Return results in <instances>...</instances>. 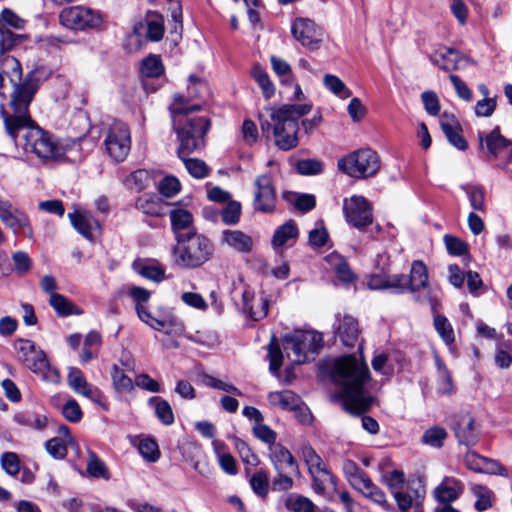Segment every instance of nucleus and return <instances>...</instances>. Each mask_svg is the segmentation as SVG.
Segmentation results:
<instances>
[{
    "instance_id": "obj_25",
    "label": "nucleus",
    "mask_w": 512,
    "mask_h": 512,
    "mask_svg": "<svg viewBox=\"0 0 512 512\" xmlns=\"http://www.w3.org/2000/svg\"><path fill=\"white\" fill-rule=\"evenodd\" d=\"M454 432L460 444L473 446L478 442L479 433L475 427V420L469 414L459 417L454 425Z\"/></svg>"
},
{
    "instance_id": "obj_61",
    "label": "nucleus",
    "mask_w": 512,
    "mask_h": 512,
    "mask_svg": "<svg viewBox=\"0 0 512 512\" xmlns=\"http://www.w3.org/2000/svg\"><path fill=\"white\" fill-rule=\"evenodd\" d=\"M467 195L470 205L474 210L485 211V192L481 187H471L467 190Z\"/></svg>"
},
{
    "instance_id": "obj_21",
    "label": "nucleus",
    "mask_w": 512,
    "mask_h": 512,
    "mask_svg": "<svg viewBox=\"0 0 512 512\" xmlns=\"http://www.w3.org/2000/svg\"><path fill=\"white\" fill-rule=\"evenodd\" d=\"M335 334L339 337L343 345L354 347L360 335V329L357 319L350 315H338L334 324Z\"/></svg>"
},
{
    "instance_id": "obj_4",
    "label": "nucleus",
    "mask_w": 512,
    "mask_h": 512,
    "mask_svg": "<svg viewBox=\"0 0 512 512\" xmlns=\"http://www.w3.org/2000/svg\"><path fill=\"white\" fill-rule=\"evenodd\" d=\"M210 128V121L205 117L189 119L185 125L176 129L179 147L178 157L184 162L187 171L195 178H204L209 173L206 163L200 159L188 158L191 153L201 150L206 142L205 136Z\"/></svg>"
},
{
    "instance_id": "obj_2",
    "label": "nucleus",
    "mask_w": 512,
    "mask_h": 512,
    "mask_svg": "<svg viewBox=\"0 0 512 512\" xmlns=\"http://www.w3.org/2000/svg\"><path fill=\"white\" fill-rule=\"evenodd\" d=\"M335 378L342 386L344 405L355 414L367 411L373 398L364 395V385L369 380L367 365L354 355L343 356L335 362Z\"/></svg>"
},
{
    "instance_id": "obj_45",
    "label": "nucleus",
    "mask_w": 512,
    "mask_h": 512,
    "mask_svg": "<svg viewBox=\"0 0 512 512\" xmlns=\"http://www.w3.org/2000/svg\"><path fill=\"white\" fill-rule=\"evenodd\" d=\"M141 72L144 76L157 78L164 72V66L159 56L149 55L142 61Z\"/></svg>"
},
{
    "instance_id": "obj_56",
    "label": "nucleus",
    "mask_w": 512,
    "mask_h": 512,
    "mask_svg": "<svg viewBox=\"0 0 512 512\" xmlns=\"http://www.w3.org/2000/svg\"><path fill=\"white\" fill-rule=\"evenodd\" d=\"M2 468L12 476H15L20 471V460L16 453L5 452L0 459Z\"/></svg>"
},
{
    "instance_id": "obj_18",
    "label": "nucleus",
    "mask_w": 512,
    "mask_h": 512,
    "mask_svg": "<svg viewBox=\"0 0 512 512\" xmlns=\"http://www.w3.org/2000/svg\"><path fill=\"white\" fill-rule=\"evenodd\" d=\"M18 354L25 367L34 373L44 375L49 369L45 353L30 340L19 341Z\"/></svg>"
},
{
    "instance_id": "obj_17",
    "label": "nucleus",
    "mask_w": 512,
    "mask_h": 512,
    "mask_svg": "<svg viewBox=\"0 0 512 512\" xmlns=\"http://www.w3.org/2000/svg\"><path fill=\"white\" fill-rule=\"evenodd\" d=\"M25 21L12 10L5 8L0 14V53L11 50L21 39V35L13 33L8 27L20 30Z\"/></svg>"
},
{
    "instance_id": "obj_14",
    "label": "nucleus",
    "mask_w": 512,
    "mask_h": 512,
    "mask_svg": "<svg viewBox=\"0 0 512 512\" xmlns=\"http://www.w3.org/2000/svg\"><path fill=\"white\" fill-rule=\"evenodd\" d=\"M343 212L346 221L358 229L373 222L372 207L363 196L353 195L350 198H345Z\"/></svg>"
},
{
    "instance_id": "obj_11",
    "label": "nucleus",
    "mask_w": 512,
    "mask_h": 512,
    "mask_svg": "<svg viewBox=\"0 0 512 512\" xmlns=\"http://www.w3.org/2000/svg\"><path fill=\"white\" fill-rule=\"evenodd\" d=\"M479 146L486 151L488 160L497 162L500 168H506L512 162V141L505 138L496 127L490 133H478Z\"/></svg>"
},
{
    "instance_id": "obj_43",
    "label": "nucleus",
    "mask_w": 512,
    "mask_h": 512,
    "mask_svg": "<svg viewBox=\"0 0 512 512\" xmlns=\"http://www.w3.org/2000/svg\"><path fill=\"white\" fill-rule=\"evenodd\" d=\"M15 421L23 426H27L37 430H43L48 423L45 415L33 412H25L15 415Z\"/></svg>"
},
{
    "instance_id": "obj_28",
    "label": "nucleus",
    "mask_w": 512,
    "mask_h": 512,
    "mask_svg": "<svg viewBox=\"0 0 512 512\" xmlns=\"http://www.w3.org/2000/svg\"><path fill=\"white\" fill-rule=\"evenodd\" d=\"M222 241L240 253H249L253 248V239L240 230H224Z\"/></svg>"
},
{
    "instance_id": "obj_24",
    "label": "nucleus",
    "mask_w": 512,
    "mask_h": 512,
    "mask_svg": "<svg viewBox=\"0 0 512 512\" xmlns=\"http://www.w3.org/2000/svg\"><path fill=\"white\" fill-rule=\"evenodd\" d=\"M428 271L426 265L416 260L411 265L410 275L408 277L409 291L414 294L416 300H425L422 298L421 292L427 288L428 283Z\"/></svg>"
},
{
    "instance_id": "obj_33",
    "label": "nucleus",
    "mask_w": 512,
    "mask_h": 512,
    "mask_svg": "<svg viewBox=\"0 0 512 512\" xmlns=\"http://www.w3.org/2000/svg\"><path fill=\"white\" fill-rule=\"evenodd\" d=\"M411 491L414 492V496H411V493L406 491H396L393 496L397 502V505L400 510L407 511L412 507V505H420L425 496V489L420 484L417 485V488H411Z\"/></svg>"
},
{
    "instance_id": "obj_40",
    "label": "nucleus",
    "mask_w": 512,
    "mask_h": 512,
    "mask_svg": "<svg viewBox=\"0 0 512 512\" xmlns=\"http://www.w3.org/2000/svg\"><path fill=\"white\" fill-rule=\"evenodd\" d=\"M170 220L175 237L177 238L178 233H183V230L191 226L193 217L188 210L177 208L170 211Z\"/></svg>"
},
{
    "instance_id": "obj_50",
    "label": "nucleus",
    "mask_w": 512,
    "mask_h": 512,
    "mask_svg": "<svg viewBox=\"0 0 512 512\" xmlns=\"http://www.w3.org/2000/svg\"><path fill=\"white\" fill-rule=\"evenodd\" d=\"M223 446L224 445L221 444L219 447L215 448L218 464L225 473L229 475H236L238 472L236 460L230 453L220 451V448Z\"/></svg>"
},
{
    "instance_id": "obj_58",
    "label": "nucleus",
    "mask_w": 512,
    "mask_h": 512,
    "mask_svg": "<svg viewBox=\"0 0 512 512\" xmlns=\"http://www.w3.org/2000/svg\"><path fill=\"white\" fill-rule=\"evenodd\" d=\"M241 215V204L237 201H230L221 213L222 221L226 224H236Z\"/></svg>"
},
{
    "instance_id": "obj_10",
    "label": "nucleus",
    "mask_w": 512,
    "mask_h": 512,
    "mask_svg": "<svg viewBox=\"0 0 512 512\" xmlns=\"http://www.w3.org/2000/svg\"><path fill=\"white\" fill-rule=\"evenodd\" d=\"M59 21L70 30L86 31L98 29L103 23L102 14L85 6H70L61 10Z\"/></svg>"
},
{
    "instance_id": "obj_57",
    "label": "nucleus",
    "mask_w": 512,
    "mask_h": 512,
    "mask_svg": "<svg viewBox=\"0 0 512 512\" xmlns=\"http://www.w3.org/2000/svg\"><path fill=\"white\" fill-rule=\"evenodd\" d=\"M447 433L441 427H433L428 429L423 435V442L433 447H441Z\"/></svg>"
},
{
    "instance_id": "obj_3",
    "label": "nucleus",
    "mask_w": 512,
    "mask_h": 512,
    "mask_svg": "<svg viewBox=\"0 0 512 512\" xmlns=\"http://www.w3.org/2000/svg\"><path fill=\"white\" fill-rule=\"evenodd\" d=\"M310 104H287L281 107H267L259 115L261 129H272L274 144L282 151L295 148L299 143L298 120L311 111Z\"/></svg>"
},
{
    "instance_id": "obj_15",
    "label": "nucleus",
    "mask_w": 512,
    "mask_h": 512,
    "mask_svg": "<svg viewBox=\"0 0 512 512\" xmlns=\"http://www.w3.org/2000/svg\"><path fill=\"white\" fill-rule=\"evenodd\" d=\"M291 32L293 37L308 50L315 51L320 48L324 33L323 29L314 21L297 18L292 24Z\"/></svg>"
},
{
    "instance_id": "obj_9",
    "label": "nucleus",
    "mask_w": 512,
    "mask_h": 512,
    "mask_svg": "<svg viewBox=\"0 0 512 512\" xmlns=\"http://www.w3.org/2000/svg\"><path fill=\"white\" fill-rule=\"evenodd\" d=\"M342 469L345 478L356 491L384 509L389 507L385 493L372 482L369 476L354 461L344 460Z\"/></svg>"
},
{
    "instance_id": "obj_59",
    "label": "nucleus",
    "mask_w": 512,
    "mask_h": 512,
    "mask_svg": "<svg viewBox=\"0 0 512 512\" xmlns=\"http://www.w3.org/2000/svg\"><path fill=\"white\" fill-rule=\"evenodd\" d=\"M62 414L68 421L77 423L82 419V410L75 399H69L62 407Z\"/></svg>"
},
{
    "instance_id": "obj_36",
    "label": "nucleus",
    "mask_w": 512,
    "mask_h": 512,
    "mask_svg": "<svg viewBox=\"0 0 512 512\" xmlns=\"http://www.w3.org/2000/svg\"><path fill=\"white\" fill-rule=\"evenodd\" d=\"M136 208L150 216H161L165 213L164 203L157 197L142 195L136 201Z\"/></svg>"
},
{
    "instance_id": "obj_46",
    "label": "nucleus",
    "mask_w": 512,
    "mask_h": 512,
    "mask_svg": "<svg viewBox=\"0 0 512 512\" xmlns=\"http://www.w3.org/2000/svg\"><path fill=\"white\" fill-rule=\"evenodd\" d=\"M471 491L477 498L475 502V508L478 511H485L491 507L492 491L483 485L475 484L471 487Z\"/></svg>"
},
{
    "instance_id": "obj_51",
    "label": "nucleus",
    "mask_w": 512,
    "mask_h": 512,
    "mask_svg": "<svg viewBox=\"0 0 512 512\" xmlns=\"http://www.w3.org/2000/svg\"><path fill=\"white\" fill-rule=\"evenodd\" d=\"M382 478L384 484L391 490L392 494L404 488L405 475L400 470L394 469L390 472H386Z\"/></svg>"
},
{
    "instance_id": "obj_44",
    "label": "nucleus",
    "mask_w": 512,
    "mask_h": 512,
    "mask_svg": "<svg viewBox=\"0 0 512 512\" xmlns=\"http://www.w3.org/2000/svg\"><path fill=\"white\" fill-rule=\"evenodd\" d=\"M323 83L330 92L341 99H347L351 96L350 89L339 77L335 75L326 74L323 78Z\"/></svg>"
},
{
    "instance_id": "obj_35",
    "label": "nucleus",
    "mask_w": 512,
    "mask_h": 512,
    "mask_svg": "<svg viewBox=\"0 0 512 512\" xmlns=\"http://www.w3.org/2000/svg\"><path fill=\"white\" fill-rule=\"evenodd\" d=\"M0 220L15 233H31L28 217L21 211L13 209L5 214Z\"/></svg>"
},
{
    "instance_id": "obj_48",
    "label": "nucleus",
    "mask_w": 512,
    "mask_h": 512,
    "mask_svg": "<svg viewBox=\"0 0 512 512\" xmlns=\"http://www.w3.org/2000/svg\"><path fill=\"white\" fill-rule=\"evenodd\" d=\"M252 490L260 497H265L269 490V477L267 472L259 470L250 478Z\"/></svg>"
},
{
    "instance_id": "obj_63",
    "label": "nucleus",
    "mask_w": 512,
    "mask_h": 512,
    "mask_svg": "<svg viewBox=\"0 0 512 512\" xmlns=\"http://www.w3.org/2000/svg\"><path fill=\"white\" fill-rule=\"evenodd\" d=\"M328 240V233L323 227V222L320 221L316 224V228L309 232V243L313 247H322Z\"/></svg>"
},
{
    "instance_id": "obj_1",
    "label": "nucleus",
    "mask_w": 512,
    "mask_h": 512,
    "mask_svg": "<svg viewBox=\"0 0 512 512\" xmlns=\"http://www.w3.org/2000/svg\"><path fill=\"white\" fill-rule=\"evenodd\" d=\"M5 53H0V61L2 72L9 77L13 85L9 103L13 114H8L3 106L0 113L8 135L16 141L19 131L31 123L29 106L39 85L34 72H29L22 80V67L19 60Z\"/></svg>"
},
{
    "instance_id": "obj_49",
    "label": "nucleus",
    "mask_w": 512,
    "mask_h": 512,
    "mask_svg": "<svg viewBox=\"0 0 512 512\" xmlns=\"http://www.w3.org/2000/svg\"><path fill=\"white\" fill-rule=\"evenodd\" d=\"M86 469L88 474L94 478H109V473L104 462L100 460L98 456L93 452L89 454V460Z\"/></svg>"
},
{
    "instance_id": "obj_34",
    "label": "nucleus",
    "mask_w": 512,
    "mask_h": 512,
    "mask_svg": "<svg viewBox=\"0 0 512 512\" xmlns=\"http://www.w3.org/2000/svg\"><path fill=\"white\" fill-rule=\"evenodd\" d=\"M152 329L164 332L166 334L180 335L184 331L182 321L174 314L168 312L159 320L152 323Z\"/></svg>"
},
{
    "instance_id": "obj_26",
    "label": "nucleus",
    "mask_w": 512,
    "mask_h": 512,
    "mask_svg": "<svg viewBox=\"0 0 512 512\" xmlns=\"http://www.w3.org/2000/svg\"><path fill=\"white\" fill-rule=\"evenodd\" d=\"M440 126L449 143L459 150H466L467 141L461 135V127L453 115L444 113L441 116Z\"/></svg>"
},
{
    "instance_id": "obj_6",
    "label": "nucleus",
    "mask_w": 512,
    "mask_h": 512,
    "mask_svg": "<svg viewBox=\"0 0 512 512\" xmlns=\"http://www.w3.org/2000/svg\"><path fill=\"white\" fill-rule=\"evenodd\" d=\"M323 345V337L314 330H295L283 337V347L294 364H302L308 353H317Z\"/></svg>"
},
{
    "instance_id": "obj_23",
    "label": "nucleus",
    "mask_w": 512,
    "mask_h": 512,
    "mask_svg": "<svg viewBox=\"0 0 512 512\" xmlns=\"http://www.w3.org/2000/svg\"><path fill=\"white\" fill-rule=\"evenodd\" d=\"M269 458L277 472L299 473V467L291 452L281 444L269 449Z\"/></svg>"
},
{
    "instance_id": "obj_38",
    "label": "nucleus",
    "mask_w": 512,
    "mask_h": 512,
    "mask_svg": "<svg viewBox=\"0 0 512 512\" xmlns=\"http://www.w3.org/2000/svg\"><path fill=\"white\" fill-rule=\"evenodd\" d=\"M148 403L154 406L156 417L162 424L169 426L174 423L172 407L166 400L154 396L149 399Z\"/></svg>"
},
{
    "instance_id": "obj_16",
    "label": "nucleus",
    "mask_w": 512,
    "mask_h": 512,
    "mask_svg": "<svg viewBox=\"0 0 512 512\" xmlns=\"http://www.w3.org/2000/svg\"><path fill=\"white\" fill-rule=\"evenodd\" d=\"M254 210L262 213L274 211L276 204V190L269 174H262L254 181Z\"/></svg>"
},
{
    "instance_id": "obj_42",
    "label": "nucleus",
    "mask_w": 512,
    "mask_h": 512,
    "mask_svg": "<svg viewBox=\"0 0 512 512\" xmlns=\"http://www.w3.org/2000/svg\"><path fill=\"white\" fill-rule=\"evenodd\" d=\"M285 507L292 512H315V504L307 497L291 494L285 500Z\"/></svg>"
},
{
    "instance_id": "obj_8",
    "label": "nucleus",
    "mask_w": 512,
    "mask_h": 512,
    "mask_svg": "<svg viewBox=\"0 0 512 512\" xmlns=\"http://www.w3.org/2000/svg\"><path fill=\"white\" fill-rule=\"evenodd\" d=\"M338 168L354 178L374 176L380 169L378 154L369 148L359 149L338 161Z\"/></svg>"
},
{
    "instance_id": "obj_19",
    "label": "nucleus",
    "mask_w": 512,
    "mask_h": 512,
    "mask_svg": "<svg viewBox=\"0 0 512 512\" xmlns=\"http://www.w3.org/2000/svg\"><path fill=\"white\" fill-rule=\"evenodd\" d=\"M67 381L70 388L73 389L76 393L81 394L92 402L107 409L103 393L97 387H94L87 382L80 369L76 367H70Z\"/></svg>"
},
{
    "instance_id": "obj_64",
    "label": "nucleus",
    "mask_w": 512,
    "mask_h": 512,
    "mask_svg": "<svg viewBox=\"0 0 512 512\" xmlns=\"http://www.w3.org/2000/svg\"><path fill=\"white\" fill-rule=\"evenodd\" d=\"M158 188L162 195L172 197L179 192L180 182L173 176H167L160 181Z\"/></svg>"
},
{
    "instance_id": "obj_52",
    "label": "nucleus",
    "mask_w": 512,
    "mask_h": 512,
    "mask_svg": "<svg viewBox=\"0 0 512 512\" xmlns=\"http://www.w3.org/2000/svg\"><path fill=\"white\" fill-rule=\"evenodd\" d=\"M268 358L270 361V371L273 374H278L282 366L283 355L275 339L268 345Z\"/></svg>"
},
{
    "instance_id": "obj_30",
    "label": "nucleus",
    "mask_w": 512,
    "mask_h": 512,
    "mask_svg": "<svg viewBox=\"0 0 512 512\" xmlns=\"http://www.w3.org/2000/svg\"><path fill=\"white\" fill-rule=\"evenodd\" d=\"M463 491L462 484L454 478H445L435 489V496L442 503L456 500Z\"/></svg>"
},
{
    "instance_id": "obj_7",
    "label": "nucleus",
    "mask_w": 512,
    "mask_h": 512,
    "mask_svg": "<svg viewBox=\"0 0 512 512\" xmlns=\"http://www.w3.org/2000/svg\"><path fill=\"white\" fill-rule=\"evenodd\" d=\"M25 139V150L43 161L59 160L67 152L58 138L39 127L29 129Z\"/></svg>"
},
{
    "instance_id": "obj_54",
    "label": "nucleus",
    "mask_w": 512,
    "mask_h": 512,
    "mask_svg": "<svg viewBox=\"0 0 512 512\" xmlns=\"http://www.w3.org/2000/svg\"><path fill=\"white\" fill-rule=\"evenodd\" d=\"M510 342H504L497 346L495 352V364L501 369H507L512 364V356L509 353Z\"/></svg>"
},
{
    "instance_id": "obj_60",
    "label": "nucleus",
    "mask_w": 512,
    "mask_h": 512,
    "mask_svg": "<svg viewBox=\"0 0 512 512\" xmlns=\"http://www.w3.org/2000/svg\"><path fill=\"white\" fill-rule=\"evenodd\" d=\"M14 268L19 276L25 275L32 266L31 259L26 252L17 251L12 255Z\"/></svg>"
},
{
    "instance_id": "obj_22",
    "label": "nucleus",
    "mask_w": 512,
    "mask_h": 512,
    "mask_svg": "<svg viewBox=\"0 0 512 512\" xmlns=\"http://www.w3.org/2000/svg\"><path fill=\"white\" fill-rule=\"evenodd\" d=\"M430 59L433 64L446 71L461 69L468 62L460 52L444 46L436 50L430 56Z\"/></svg>"
},
{
    "instance_id": "obj_53",
    "label": "nucleus",
    "mask_w": 512,
    "mask_h": 512,
    "mask_svg": "<svg viewBox=\"0 0 512 512\" xmlns=\"http://www.w3.org/2000/svg\"><path fill=\"white\" fill-rule=\"evenodd\" d=\"M139 452L149 462L157 461L160 454L156 441L150 438L140 441Z\"/></svg>"
},
{
    "instance_id": "obj_39",
    "label": "nucleus",
    "mask_w": 512,
    "mask_h": 512,
    "mask_svg": "<svg viewBox=\"0 0 512 512\" xmlns=\"http://www.w3.org/2000/svg\"><path fill=\"white\" fill-rule=\"evenodd\" d=\"M251 76L261 88L265 99H270L275 93V86L267 72L260 65L256 64L251 69Z\"/></svg>"
},
{
    "instance_id": "obj_41",
    "label": "nucleus",
    "mask_w": 512,
    "mask_h": 512,
    "mask_svg": "<svg viewBox=\"0 0 512 512\" xmlns=\"http://www.w3.org/2000/svg\"><path fill=\"white\" fill-rule=\"evenodd\" d=\"M111 378L114 389L118 393H129L134 389V382L117 365L111 369Z\"/></svg>"
},
{
    "instance_id": "obj_27",
    "label": "nucleus",
    "mask_w": 512,
    "mask_h": 512,
    "mask_svg": "<svg viewBox=\"0 0 512 512\" xmlns=\"http://www.w3.org/2000/svg\"><path fill=\"white\" fill-rule=\"evenodd\" d=\"M68 217L75 230L86 239L90 241L93 240L94 232L99 230L100 226L98 221L90 213L74 211L73 213H69Z\"/></svg>"
},
{
    "instance_id": "obj_31",
    "label": "nucleus",
    "mask_w": 512,
    "mask_h": 512,
    "mask_svg": "<svg viewBox=\"0 0 512 512\" xmlns=\"http://www.w3.org/2000/svg\"><path fill=\"white\" fill-rule=\"evenodd\" d=\"M267 398L271 405L283 410L293 411L301 404L300 397L290 390L270 392Z\"/></svg>"
},
{
    "instance_id": "obj_55",
    "label": "nucleus",
    "mask_w": 512,
    "mask_h": 512,
    "mask_svg": "<svg viewBox=\"0 0 512 512\" xmlns=\"http://www.w3.org/2000/svg\"><path fill=\"white\" fill-rule=\"evenodd\" d=\"M296 170L301 175H317L322 172L323 166L316 159H303L297 162Z\"/></svg>"
},
{
    "instance_id": "obj_29",
    "label": "nucleus",
    "mask_w": 512,
    "mask_h": 512,
    "mask_svg": "<svg viewBox=\"0 0 512 512\" xmlns=\"http://www.w3.org/2000/svg\"><path fill=\"white\" fill-rule=\"evenodd\" d=\"M298 235L299 231L295 221L289 220L275 230L271 241L272 246L275 249L281 248L290 241L295 242Z\"/></svg>"
},
{
    "instance_id": "obj_62",
    "label": "nucleus",
    "mask_w": 512,
    "mask_h": 512,
    "mask_svg": "<svg viewBox=\"0 0 512 512\" xmlns=\"http://www.w3.org/2000/svg\"><path fill=\"white\" fill-rule=\"evenodd\" d=\"M253 434L257 439L265 442L266 444H269L270 447L273 445H276L275 444V441L277 438L276 432L273 431L269 426H267L265 424H262V423L256 424L253 428Z\"/></svg>"
},
{
    "instance_id": "obj_32",
    "label": "nucleus",
    "mask_w": 512,
    "mask_h": 512,
    "mask_svg": "<svg viewBox=\"0 0 512 512\" xmlns=\"http://www.w3.org/2000/svg\"><path fill=\"white\" fill-rule=\"evenodd\" d=\"M302 457L311 475L319 474L325 478H331V473L325 463L311 446L305 445L302 447Z\"/></svg>"
},
{
    "instance_id": "obj_47",
    "label": "nucleus",
    "mask_w": 512,
    "mask_h": 512,
    "mask_svg": "<svg viewBox=\"0 0 512 512\" xmlns=\"http://www.w3.org/2000/svg\"><path fill=\"white\" fill-rule=\"evenodd\" d=\"M434 327L447 345H450L454 342L453 328L446 317L442 315H435Z\"/></svg>"
},
{
    "instance_id": "obj_20",
    "label": "nucleus",
    "mask_w": 512,
    "mask_h": 512,
    "mask_svg": "<svg viewBox=\"0 0 512 512\" xmlns=\"http://www.w3.org/2000/svg\"><path fill=\"white\" fill-rule=\"evenodd\" d=\"M243 311L254 321L265 318L268 314L270 300L261 293L255 295L254 291L246 288L242 294Z\"/></svg>"
},
{
    "instance_id": "obj_5",
    "label": "nucleus",
    "mask_w": 512,
    "mask_h": 512,
    "mask_svg": "<svg viewBox=\"0 0 512 512\" xmlns=\"http://www.w3.org/2000/svg\"><path fill=\"white\" fill-rule=\"evenodd\" d=\"M177 244L173 249L175 264L181 268L193 269L210 260L214 247L202 234L188 231L177 234Z\"/></svg>"
},
{
    "instance_id": "obj_12",
    "label": "nucleus",
    "mask_w": 512,
    "mask_h": 512,
    "mask_svg": "<svg viewBox=\"0 0 512 512\" xmlns=\"http://www.w3.org/2000/svg\"><path fill=\"white\" fill-rule=\"evenodd\" d=\"M208 93V86L205 81L191 75L188 79L187 95L177 94L170 105V112L173 118L179 115L188 114L190 112L202 109L200 103L191 104L192 100L203 98Z\"/></svg>"
},
{
    "instance_id": "obj_13",
    "label": "nucleus",
    "mask_w": 512,
    "mask_h": 512,
    "mask_svg": "<svg viewBox=\"0 0 512 512\" xmlns=\"http://www.w3.org/2000/svg\"><path fill=\"white\" fill-rule=\"evenodd\" d=\"M104 146L109 157L121 162L128 156L131 149V132L122 122H114L108 129Z\"/></svg>"
},
{
    "instance_id": "obj_37",
    "label": "nucleus",
    "mask_w": 512,
    "mask_h": 512,
    "mask_svg": "<svg viewBox=\"0 0 512 512\" xmlns=\"http://www.w3.org/2000/svg\"><path fill=\"white\" fill-rule=\"evenodd\" d=\"M49 304L62 317L81 314V311L67 297L59 293H52Z\"/></svg>"
}]
</instances>
